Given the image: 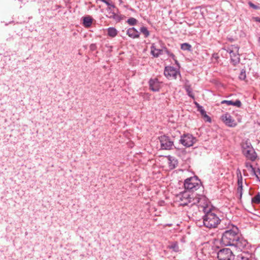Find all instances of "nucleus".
<instances>
[{"label": "nucleus", "instance_id": "obj_26", "mask_svg": "<svg viewBox=\"0 0 260 260\" xmlns=\"http://www.w3.org/2000/svg\"><path fill=\"white\" fill-rule=\"evenodd\" d=\"M140 30L141 32H142L144 35V37L145 38H147L149 36V35H150L149 31H148V30L147 29V28L146 27H144V26L141 27L140 28Z\"/></svg>", "mask_w": 260, "mask_h": 260}, {"label": "nucleus", "instance_id": "obj_19", "mask_svg": "<svg viewBox=\"0 0 260 260\" xmlns=\"http://www.w3.org/2000/svg\"><path fill=\"white\" fill-rule=\"evenodd\" d=\"M93 19L90 16L83 17V24L86 27L88 28L91 26L92 23Z\"/></svg>", "mask_w": 260, "mask_h": 260}, {"label": "nucleus", "instance_id": "obj_7", "mask_svg": "<svg viewBox=\"0 0 260 260\" xmlns=\"http://www.w3.org/2000/svg\"><path fill=\"white\" fill-rule=\"evenodd\" d=\"M197 139L190 134H185L181 136L180 143L186 147H189L196 142Z\"/></svg>", "mask_w": 260, "mask_h": 260}, {"label": "nucleus", "instance_id": "obj_3", "mask_svg": "<svg viewBox=\"0 0 260 260\" xmlns=\"http://www.w3.org/2000/svg\"><path fill=\"white\" fill-rule=\"evenodd\" d=\"M193 194H190L188 191H185L178 194L176 196L177 200L180 202L182 206L188 205L191 204V205L196 204H199V206H201L202 201H206L205 197L202 196L200 198H193Z\"/></svg>", "mask_w": 260, "mask_h": 260}, {"label": "nucleus", "instance_id": "obj_22", "mask_svg": "<svg viewBox=\"0 0 260 260\" xmlns=\"http://www.w3.org/2000/svg\"><path fill=\"white\" fill-rule=\"evenodd\" d=\"M108 35L109 36L114 38L117 35L118 31L114 27H109L107 29Z\"/></svg>", "mask_w": 260, "mask_h": 260}, {"label": "nucleus", "instance_id": "obj_1", "mask_svg": "<svg viewBox=\"0 0 260 260\" xmlns=\"http://www.w3.org/2000/svg\"><path fill=\"white\" fill-rule=\"evenodd\" d=\"M205 215L203 216L204 225L209 229L215 228L220 222V219L215 212L208 206L201 205Z\"/></svg>", "mask_w": 260, "mask_h": 260}, {"label": "nucleus", "instance_id": "obj_40", "mask_svg": "<svg viewBox=\"0 0 260 260\" xmlns=\"http://www.w3.org/2000/svg\"><path fill=\"white\" fill-rule=\"evenodd\" d=\"M119 2H120V3L122 2L121 0H119Z\"/></svg>", "mask_w": 260, "mask_h": 260}, {"label": "nucleus", "instance_id": "obj_14", "mask_svg": "<svg viewBox=\"0 0 260 260\" xmlns=\"http://www.w3.org/2000/svg\"><path fill=\"white\" fill-rule=\"evenodd\" d=\"M151 54L155 57H158L160 55L163 54L162 49H158L155 44H152L151 46Z\"/></svg>", "mask_w": 260, "mask_h": 260}, {"label": "nucleus", "instance_id": "obj_36", "mask_svg": "<svg viewBox=\"0 0 260 260\" xmlns=\"http://www.w3.org/2000/svg\"><path fill=\"white\" fill-rule=\"evenodd\" d=\"M195 105L196 107L198 108V109H199V107H202L197 102H195Z\"/></svg>", "mask_w": 260, "mask_h": 260}, {"label": "nucleus", "instance_id": "obj_8", "mask_svg": "<svg viewBox=\"0 0 260 260\" xmlns=\"http://www.w3.org/2000/svg\"><path fill=\"white\" fill-rule=\"evenodd\" d=\"M226 50L230 54L231 60L234 64H236L240 61L239 48L237 46L232 45Z\"/></svg>", "mask_w": 260, "mask_h": 260}, {"label": "nucleus", "instance_id": "obj_38", "mask_svg": "<svg viewBox=\"0 0 260 260\" xmlns=\"http://www.w3.org/2000/svg\"><path fill=\"white\" fill-rule=\"evenodd\" d=\"M94 46V45L92 44V45H91V46H90V47H91V49H93V48Z\"/></svg>", "mask_w": 260, "mask_h": 260}, {"label": "nucleus", "instance_id": "obj_5", "mask_svg": "<svg viewBox=\"0 0 260 260\" xmlns=\"http://www.w3.org/2000/svg\"><path fill=\"white\" fill-rule=\"evenodd\" d=\"M201 182L197 177L188 178L185 180L184 186L185 189L193 191L197 190L200 186Z\"/></svg>", "mask_w": 260, "mask_h": 260}, {"label": "nucleus", "instance_id": "obj_2", "mask_svg": "<svg viewBox=\"0 0 260 260\" xmlns=\"http://www.w3.org/2000/svg\"><path fill=\"white\" fill-rule=\"evenodd\" d=\"M239 235V229L237 226L229 225L222 235L221 243L225 246H233Z\"/></svg>", "mask_w": 260, "mask_h": 260}, {"label": "nucleus", "instance_id": "obj_35", "mask_svg": "<svg viewBox=\"0 0 260 260\" xmlns=\"http://www.w3.org/2000/svg\"><path fill=\"white\" fill-rule=\"evenodd\" d=\"M241 260H250L249 258L246 256H241Z\"/></svg>", "mask_w": 260, "mask_h": 260}, {"label": "nucleus", "instance_id": "obj_34", "mask_svg": "<svg viewBox=\"0 0 260 260\" xmlns=\"http://www.w3.org/2000/svg\"><path fill=\"white\" fill-rule=\"evenodd\" d=\"M249 5L250 7L254 9H257L258 7L256 5H255L254 4H253V3H252L251 2H249Z\"/></svg>", "mask_w": 260, "mask_h": 260}, {"label": "nucleus", "instance_id": "obj_37", "mask_svg": "<svg viewBox=\"0 0 260 260\" xmlns=\"http://www.w3.org/2000/svg\"><path fill=\"white\" fill-rule=\"evenodd\" d=\"M256 21L258 22H260V18H257Z\"/></svg>", "mask_w": 260, "mask_h": 260}, {"label": "nucleus", "instance_id": "obj_11", "mask_svg": "<svg viewBox=\"0 0 260 260\" xmlns=\"http://www.w3.org/2000/svg\"><path fill=\"white\" fill-rule=\"evenodd\" d=\"M179 72L174 68L166 67L164 70L165 76L169 80L176 79Z\"/></svg>", "mask_w": 260, "mask_h": 260}, {"label": "nucleus", "instance_id": "obj_12", "mask_svg": "<svg viewBox=\"0 0 260 260\" xmlns=\"http://www.w3.org/2000/svg\"><path fill=\"white\" fill-rule=\"evenodd\" d=\"M222 121L228 126L233 127L237 125L235 120L232 118L231 115L226 113L221 116Z\"/></svg>", "mask_w": 260, "mask_h": 260}, {"label": "nucleus", "instance_id": "obj_32", "mask_svg": "<svg viewBox=\"0 0 260 260\" xmlns=\"http://www.w3.org/2000/svg\"><path fill=\"white\" fill-rule=\"evenodd\" d=\"M246 72L244 70H242L239 74V78L241 80H244L246 78Z\"/></svg>", "mask_w": 260, "mask_h": 260}, {"label": "nucleus", "instance_id": "obj_28", "mask_svg": "<svg viewBox=\"0 0 260 260\" xmlns=\"http://www.w3.org/2000/svg\"><path fill=\"white\" fill-rule=\"evenodd\" d=\"M191 46L190 44L185 43H183L181 45V49L183 50L189 51L191 50Z\"/></svg>", "mask_w": 260, "mask_h": 260}, {"label": "nucleus", "instance_id": "obj_21", "mask_svg": "<svg viewBox=\"0 0 260 260\" xmlns=\"http://www.w3.org/2000/svg\"><path fill=\"white\" fill-rule=\"evenodd\" d=\"M238 188H237V193L239 194L240 198L242 197V178L241 176L240 178H238Z\"/></svg>", "mask_w": 260, "mask_h": 260}, {"label": "nucleus", "instance_id": "obj_6", "mask_svg": "<svg viewBox=\"0 0 260 260\" xmlns=\"http://www.w3.org/2000/svg\"><path fill=\"white\" fill-rule=\"evenodd\" d=\"M217 258L219 260H234L235 255L230 248H223L218 252Z\"/></svg>", "mask_w": 260, "mask_h": 260}, {"label": "nucleus", "instance_id": "obj_25", "mask_svg": "<svg viewBox=\"0 0 260 260\" xmlns=\"http://www.w3.org/2000/svg\"><path fill=\"white\" fill-rule=\"evenodd\" d=\"M168 161L170 168L171 169H174L176 167V165H177L176 161L174 159L171 160L170 157L169 158Z\"/></svg>", "mask_w": 260, "mask_h": 260}, {"label": "nucleus", "instance_id": "obj_39", "mask_svg": "<svg viewBox=\"0 0 260 260\" xmlns=\"http://www.w3.org/2000/svg\"><path fill=\"white\" fill-rule=\"evenodd\" d=\"M258 42L260 44V37L258 38Z\"/></svg>", "mask_w": 260, "mask_h": 260}, {"label": "nucleus", "instance_id": "obj_24", "mask_svg": "<svg viewBox=\"0 0 260 260\" xmlns=\"http://www.w3.org/2000/svg\"><path fill=\"white\" fill-rule=\"evenodd\" d=\"M162 50H163V54L164 53H166L169 56L172 57L176 62H177V60L175 59V55L172 53H171V52H170L167 48H166V47H164L162 48Z\"/></svg>", "mask_w": 260, "mask_h": 260}, {"label": "nucleus", "instance_id": "obj_31", "mask_svg": "<svg viewBox=\"0 0 260 260\" xmlns=\"http://www.w3.org/2000/svg\"><path fill=\"white\" fill-rule=\"evenodd\" d=\"M252 202L255 204L260 203V193H257L253 198H252Z\"/></svg>", "mask_w": 260, "mask_h": 260}, {"label": "nucleus", "instance_id": "obj_30", "mask_svg": "<svg viewBox=\"0 0 260 260\" xmlns=\"http://www.w3.org/2000/svg\"><path fill=\"white\" fill-rule=\"evenodd\" d=\"M137 20L133 17H131L127 20V23L130 25H135L137 24Z\"/></svg>", "mask_w": 260, "mask_h": 260}, {"label": "nucleus", "instance_id": "obj_33", "mask_svg": "<svg viewBox=\"0 0 260 260\" xmlns=\"http://www.w3.org/2000/svg\"><path fill=\"white\" fill-rule=\"evenodd\" d=\"M245 167L247 168V169H250V171L251 172L254 169V168L253 167L252 165L251 164L250 162H245Z\"/></svg>", "mask_w": 260, "mask_h": 260}, {"label": "nucleus", "instance_id": "obj_15", "mask_svg": "<svg viewBox=\"0 0 260 260\" xmlns=\"http://www.w3.org/2000/svg\"><path fill=\"white\" fill-rule=\"evenodd\" d=\"M126 34L133 39L138 38L140 37L139 32L135 27L128 28L126 30Z\"/></svg>", "mask_w": 260, "mask_h": 260}, {"label": "nucleus", "instance_id": "obj_23", "mask_svg": "<svg viewBox=\"0 0 260 260\" xmlns=\"http://www.w3.org/2000/svg\"><path fill=\"white\" fill-rule=\"evenodd\" d=\"M100 1L105 3L108 6V8H107L108 11H111V9H112V8H115L114 5H113L112 3H110V0H100Z\"/></svg>", "mask_w": 260, "mask_h": 260}, {"label": "nucleus", "instance_id": "obj_9", "mask_svg": "<svg viewBox=\"0 0 260 260\" xmlns=\"http://www.w3.org/2000/svg\"><path fill=\"white\" fill-rule=\"evenodd\" d=\"M161 148L165 150H170L173 148L174 143L170 138L165 135L159 137Z\"/></svg>", "mask_w": 260, "mask_h": 260}, {"label": "nucleus", "instance_id": "obj_20", "mask_svg": "<svg viewBox=\"0 0 260 260\" xmlns=\"http://www.w3.org/2000/svg\"><path fill=\"white\" fill-rule=\"evenodd\" d=\"M198 111L201 113V114L202 115V116L204 118V119L207 121H209V122L211 121L210 117L207 115L206 111H205V110L204 109V108L202 106L199 107V109H198Z\"/></svg>", "mask_w": 260, "mask_h": 260}, {"label": "nucleus", "instance_id": "obj_10", "mask_svg": "<svg viewBox=\"0 0 260 260\" xmlns=\"http://www.w3.org/2000/svg\"><path fill=\"white\" fill-rule=\"evenodd\" d=\"M233 246L237 247L241 251L246 250L249 247V245L247 241L244 238L241 237L240 235L238 236V239H236Z\"/></svg>", "mask_w": 260, "mask_h": 260}, {"label": "nucleus", "instance_id": "obj_18", "mask_svg": "<svg viewBox=\"0 0 260 260\" xmlns=\"http://www.w3.org/2000/svg\"><path fill=\"white\" fill-rule=\"evenodd\" d=\"M109 15L108 17L109 18H112L115 20L116 22H119L122 19V16L121 15H120L118 14H116L114 13V12H112V9H111V11H109Z\"/></svg>", "mask_w": 260, "mask_h": 260}, {"label": "nucleus", "instance_id": "obj_17", "mask_svg": "<svg viewBox=\"0 0 260 260\" xmlns=\"http://www.w3.org/2000/svg\"><path fill=\"white\" fill-rule=\"evenodd\" d=\"M226 104L228 105H233L237 107H240L241 106V102L240 100H237L235 102L232 101L223 100L221 102V104Z\"/></svg>", "mask_w": 260, "mask_h": 260}, {"label": "nucleus", "instance_id": "obj_16", "mask_svg": "<svg viewBox=\"0 0 260 260\" xmlns=\"http://www.w3.org/2000/svg\"><path fill=\"white\" fill-rule=\"evenodd\" d=\"M184 88L186 90L187 95L192 99H194V95L192 92V89L188 81H185L184 85Z\"/></svg>", "mask_w": 260, "mask_h": 260}, {"label": "nucleus", "instance_id": "obj_29", "mask_svg": "<svg viewBox=\"0 0 260 260\" xmlns=\"http://www.w3.org/2000/svg\"><path fill=\"white\" fill-rule=\"evenodd\" d=\"M168 247L170 249H173L175 252H177L179 251V246L177 242L173 243Z\"/></svg>", "mask_w": 260, "mask_h": 260}, {"label": "nucleus", "instance_id": "obj_27", "mask_svg": "<svg viewBox=\"0 0 260 260\" xmlns=\"http://www.w3.org/2000/svg\"><path fill=\"white\" fill-rule=\"evenodd\" d=\"M251 173L256 177L257 180L260 182V169L258 168L255 170L254 169L251 171Z\"/></svg>", "mask_w": 260, "mask_h": 260}, {"label": "nucleus", "instance_id": "obj_4", "mask_svg": "<svg viewBox=\"0 0 260 260\" xmlns=\"http://www.w3.org/2000/svg\"><path fill=\"white\" fill-rule=\"evenodd\" d=\"M242 148L243 154L247 159L251 161L255 160L257 156L256 153L248 140L242 142Z\"/></svg>", "mask_w": 260, "mask_h": 260}, {"label": "nucleus", "instance_id": "obj_13", "mask_svg": "<svg viewBox=\"0 0 260 260\" xmlns=\"http://www.w3.org/2000/svg\"><path fill=\"white\" fill-rule=\"evenodd\" d=\"M161 82L157 78L150 79L149 81V88L151 90L157 92L161 88Z\"/></svg>", "mask_w": 260, "mask_h": 260}]
</instances>
